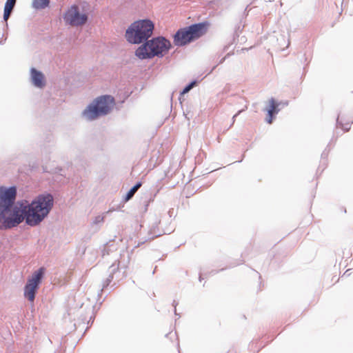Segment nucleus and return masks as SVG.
<instances>
[{
	"label": "nucleus",
	"instance_id": "obj_1",
	"mask_svg": "<svg viewBox=\"0 0 353 353\" xmlns=\"http://www.w3.org/2000/svg\"><path fill=\"white\" fill-rule=\"evenodd\" d=\"M17 195L15 187L0 188V230L17 226L25 219L27 225H39L49 214L53 203L50 194H40L30 203L27 201L14 205Z\"/></svg>",
	"mask_w": 353,
	"mask_h": 353
},
{
	"label": "nucleus",
	"instance_id": "obj_2",
	"mask_svg": "<svg viewBox=\"0 0 353 353\" xmlns=\"http://www.w3.org/2000/svg\"><path fill=\"white\" fill-rule=\"evenodd\" d=\"M171 46L168 39L163 37H157L141 45L135 51V55L140 59H150L154 57H163Z\"/></svg>",
	"mask_w": 353,
	"mask_h": 353
},
{
	"label": "nucleus",
	"instance_id": "obj_3",
	"mask_svg": "<svg viewBox=\"0 0 353 353\" xmlns=\"http://www.w3.org/2000/svg\"><path fill=\"white\" fill-rule=\"evenodd\" d=\"M154 28V25L151 20H138L128 28L125 37L130 43H143L152 36Z\"/></svg>",
	"mask_w": 353,
	"mask_h": 353
},
{
	"label": "nucleus",
	"instance_id": "obj_4",
	"mask_svg": "<svg viewBox=\"0 0 353 353\" xmlns=\"http://www.w3.org/2000/svg\"><path fill=\"white\" fill-rule=\"evenodd\" d=\"M114 104V98L110 95H103L97 98L92 104L83 112V116L92 121L108 114Z\"/></svg>",
	"mask_w": 353,
	"mask_h": 353
},
{
	"label": "nucleus",
	"instance_id": "obj_5",
	"mask_svg": "<svg viewBox=\"0 0 353 353\" xmlns=\"http://www.w3.org/2000/svg\"><path fill=\"white\" fill-rule=\"evenodd\" d=\"M205 32L203 23H195L185 28L179 29L174 36V43L177 46H185L201 37Z\"/></svg>",
	"mask_w": 353,
	"mask_h": 353
},
{
	"label": "nucleus",
	"instance_id": "obj_6",
	"mask_svg": "<svg viewBox=\"0 0 353 353\" xmlns=\"http://www.w3.org/2000/svg\"><path fill=\"white\" fill-rule=\"evenodd\" d=\"M45 268H40L32 273L31 276L28 278L27 283L24 287V296L29 301L34 302L35 294L39 288L42 279L45 274Z\"/></svg>",
	"mask_w": 353,
	"mask_h": 353
},
{
	"label": "nucleus",
	"instance_id": "obj_7",
	"mask_svg": "<svg viewBox=\"0 0 353 353\" xmlns=\"http://www.w3.org/2000/svg\"><path fill=\"white\" fill-rule=\"evenodd\" d=\"M65 21L72 26H79L85 24L88 21V16L85 14H81L77 6H72L65 12Z\"/></svg>",
	"mask_w": 353,
	"mask_h": 353
},
{
	"label": "nucleus",
	"instance_id": "obj_8",
	"mask_svg": "<svg viewBox=\"0 0 353 353\" xmlns=\"http://www.w3.org/2000/svg\"><path fill=\"white\" fill-rule=\"evenodd\" d=\"M31 72V79L33 85L37 88H43L45 85L44 76L42 72L32 68Z\"/></svg>",
	"mask_w": 353,
	"mask_h": 353
},
{
	"label": "nucleus",
	"instance_id": "obj_9",
	"mask_svg": "<svg viewBox=\"0 0 353 353\" xmlns=\"http://www.w3.org/2000/svg\"><path fill=\"white\" fill-rule=\"evenodd\" d=\"M269 102L270 108L267 110L268 118L266 119V121L268 123H272L273 116L278 114L281 108H279V104H277V101H276L274 98H271L269 100Z\"/></svg>",
	"mask_w": 353,
	"mask_h": 353
},
{
	"label": "nucleus",
	"instance_id": "obj_10",
	"mask_svg": "<svg viewBox=\"0 0 353 353\" xmlns=\"http://www.w3.org/2000/svg\"><path fill=\"white\" fill-rule=\"evenodd\" d=\"M17 1H11V0H6L5 6H4V10H3V21L6 22V26L8 28V20L9 17H10L13 9L15 6Z\"/></svg>",
	"mask_w": 353,
	"mask_h": 353
},
{
	"label": "nucleus",
	"instance_id": "obj_11",
	"mask_svg": "<svg viewBox=\"0 0 353 353\" xmlns=\"http://www.w3.org/2000/svg\"><path fill=\"white\" fill-rule=\"evenodd\" d=\"M120 265V262L116 265V264H112L110 267V274L109 275V276L106 279V280L103 282V288L101 289V291H103L106 287H108L109 285V284L111 283V281H112L113 279V274H114V272L118 270L119 269V266Z\"/></svg>",
	"mask_w": 353,
	"mask_h": 353
},
{
	"label": "nucleus",
	"instance_id": "obj_12",
	"mask_svg": "<svg viewBox=\"0 0 353 353\" xmlns=\"http://www.w3.org/2000/svg\"><path fill=\"white\" fill-rule=\"evenodd\" d=\"M50 0H32V6L36 10H42L50 4Z\"/></svg>",
	"mask_w": 353,
	"mask_h": 353
},
{
	"label": "nucleus",
	"instance_id": "obj_13",
	"mask_svg": "<svg viewBox=\"0 0 353 353\" xmlns=\"http://www.w3.org/2000/svg\"><path fill=\"white\" fill-rule=\"evenodd\" d=\"M141 182L137 183L126 194L125 198V201H128L132 199L135 192L141 188Z\"/></svg>",
	"mask_w": 353,
	"mask_h": 353
},
{
	"label": "nucleus",
	"instance_id": "obj_14",
	"mask_svg": "<svg viewBox=\"0 0 353 353\" xmlns=\"http://www.w3.org/2000/svg\"><path fill=\"white\" fill-rule=\"evenodd\" d=\"M196 81H193L190 82L189 84H188L181 91V94H185L190 91L194 86L196 85Z\"/></svg>",
	"mask_w": 353,
	"mask_h": 353
},
{
	"label": "nucleus",
	"instance_id": "obj_15",
	"mask_svg": "<svg viewBox=\"0 0 353 353\" xmlns=\"http://www.w3.org/2000/svg\"><path fill=\"white\" fill-rule=\"evenodd\" d=\"M339 117L340 116L339 115L338 117H337V119H336V125L337 126H339L340 128H341L344 131H348L350 128V124L349 123H343L340 119H339Z\"/></svg>",
	"mask_w": 353,
	"mask_h": 353
},
{
	"label": "nucleus",
	"instance_id": "obj_16",
	"mask_svg": "<svg viewBox=\"0 0 353 353\" xmlns=\"http://www.w3.org/2000/svg\"><path fill=\"white\" fill-rule=\"evenodd\" d=\"M104 221V216H101V215H99V216H97L94 221H93V223L94 224H99V223H102Z\"/></svg>",
	"mask_w": 353,
	"mask_h": 353
},
{
	"label": "nucleus",
	"instance_id": "obj_17",
	"mask_svg": "<svg viewBox=\"0 0 353 353\" xmlns=\"http://www.w3.org/2000/svg\"><path fill=\"white\" fill-rule=\"evenodd\" d=\"M277 104H279V107L284 108V107L288 105V101H280V102H277Z\"/></svg>",
	"mask_w": 353,
	"mask_h": 353
},
{
	"label": "nucleus",
	"instance_id": "obj_18",
	"mask_svg": "<svg viewBox=\"0 0 353 353\" xmlns=\"http://www.w3.org/2000/svg\"><path fill=\"white\" fill-rule=\"evenodd\" d=\"M242 112V110H239L236 114H235L232 117V124L234 123L235 118Z\"/></svg>",
	"mask_w": 353,
	"mask_h": 353
},
{
	"label": "nucleus",
	"instance_id": "obj_19",
	"mask_svg": "<svg viewBox=\"0 0 353 353\" xmlns=\"http://www.w3.org/2000/svg\"><path fill=\"white\" fill-rule=\"evenodd\" d=\"M172 305H173V306L174 307V308H176V305H177V303L176 302V301H173ZM174 313H175V314H176V315L177 314H176V309H174Z\"/></svg>",
	"mask_w": 353,
	"mask_h": 353
},
{
	"label": "nucleus",
	"instance_id": "obj_20",
	"mask_svg": "<svg viewBox=\"0 0 353 353\" xmlns=\"http://www.w3.org/2000/svg\"><path fill=\"white\" fill-rule=\"evenodd\" d=\"M201 277H202V276H201V275L199 276V279H200V281L201 280Z\"/></svg>",
	"mask_w": 353,
	"mask_h": 353
}]
</instances>
